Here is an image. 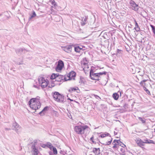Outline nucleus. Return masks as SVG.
Wrapping results in <instances>:
<instances>
[{
    "label": "nucleus",
    "mask_w": 155,
    "mask_h": 155,
    "mask_svg": "<svg viewBox=\"0 0 155 155\" xmlns=\"http://www.w3.org/2000/svg\"><path fill=\"white\" fill-rule=\"evenodd\" d=\"M87 23V18L86 17L82 18L81 22V24L82 25L84 26Z\"/></svg>",
    "instance_id": "dca6fc26"
},
{
    "label": "nucleus",
    "mask_w": 155,
    "mask_h": 155,
    "mask_svg": "<svg viewBox=\"0 0 155 155\" xmlns=\"http://www.w3.org/2000/svg\"><path fill=\"white\" fill-rule=\"evenodd\" d=\"M42 147H45V145H44L43 144L42 146H41Z\"/></svg>",
    "instance_id": "603ef678"
},
{
    "label": "nucleus",
    "mask_w": 155,
    "mask_h": 155,
    "mask_svg": "<svg viewBox=\"0 0 155 155\" xmlns=\"http://www.w3.org/2000/svg\"><path fill=\"white\" fill-rule=\"evenodd\" d=\"M70 100L71 101H73V100H71V99H70Z\"/></svg>",
    "instance_id": "6e6d98bb"
},
{
    "label": "nucleus",
    "mask_w": 155,
    "mask_h": 155,
    "mask_svg": "<svg viewBox=\"0 0 155 155\" xmlns=\"http://www.w3.org/2000/svg\"><path fill=\"white\" fill-rule=\"evenodd\" d=\"M38 81L41 86L43 88L46 87L48 85V81H46L45 79L42 77H40L38 78Z\"/></svg>",
    "instance_id": "20e7f679"
},
{
    "label": "nucleus",
    "mask_w": 155,
    "mask_h": 155,
    "mask_svg": "<svg viewBox=\"0 0 155 155\" xmlns=\"http://www.w3.org/2000/svg\"><path fill=\"white\" fill-rule=\"evenodd\" d=\"M119 141V140H114L113 142V144L114 143H115L116 142L117 143H118V142Z\"/></svg>",
    "instance_id": "58836bf2"
},
{
    "label": "nucleus",
    "mask_w": 155,
    "mask_h": 155,
    "mask_svg": "<svg viewBox=\"0 0 155 155\" xmlns=\"http://www.w3.org/2000/svg\"><path fill=\"white\" fill-rule=\"evenodd\" d=\"M49 154H50V155H51V154H52V153H51V152L50 153V152H49Z\"/></svg>",
    "instance_id": "5fc2aeb1"
},
{
    "label": "nucleus",
    "mask_w": 155,
    "mask_h": 155,
    "mask_svg": "<svg viewBox=\"0 0 155 155\" xmlns=\"http://www.w3.org/2000/svg\"><path fill=\"white\" fill-rule=\"evenodd\" d=\"M53 97L54 100L59 102L63 103L64 102V98L63 95L61 94L58 92L54 93Z\"/></svg>",
    "instance_id": "7ed1b4c3"
},
{
    "label": "nucleus",
    "mask_w": 155,
    "mask_h": 155,
    "mask_svg": "<svg viewBox=\"0 0 155 155\" xmlns=\"http://www.w3.org/2000/svg\"><path fill=\"white\" fill-rule=\"evenodd\" d=\"M114 134L115 135H116L117 134V132H115V131L114 132Z\"/></svg>",
    "instance_id": "3c124183"
},
{
    "label": "nucleus",
    "mask_w": 155,
    "mask_h": 155,
    "mask_svg": "<svg viewBox=\"0 0 155 155\" xmlns=\"http://www.w3.org/2000/svg\"><path fill=\"white\" fill-rule=\"evenodd\" d=\"M92 143H94V144H96V143L95 141H94V140H93V141H92Z\"/></svg>",
    "instance_id": "8fccbe9b"
},
{
    "label": "nucleus",
    "mask_w": 155,
    "mask_h": 155,
    "mask_svg": "<svg viewBox=\"0 0 155 155\" xmlns=\"http://www.w3.org/2000/svg\"><path fill=\"white\" fill-rule=\"evenodd\" d=\"M93 139H94V136H93V135L92 137L91 138L90 140L91 141H92L93 140Z\"/></svg>",
    "instance_id": "c03bdc74"
},
{
    "label": "nucleus",
    "mask_w": 155,
    "mask_h": 155,
    "mask_svg": "<svg viewBox=\"0 0 155 155\" xmlns=\"http://www.w3.org/2000/svg\"><path fill=\"white\" fill-rule=\"evenodd\" d=\"M57 74H53L50 77L51 79L55 80Z\"/></svg>",
    "instance_id": "393cba45"
},
{
    "label": "nucleus",
    "mask_w": 155,
    "mask_h": 155,
    "mask_svg": "<svg viewBox=\"0 0 155 155\" xmlns=\"http://www.w3.org/2000/svg\"><path fill=\"white\" fill-rule=\"evenodd\" d=\"M95 97H99V96H98V95H95Z\"/></svg>",
    "instance_id": "864d4df0"
},
{
    "label": "nucleus",
    "mask_w": 155,
    "mask_h": 155,
    "mask_svg": "<svg viewBox=\"0 0 155 155\" xmlns=\"http://www.w3.org/2000/svg\"><path fill=\"white\" fill-rule=\"evenodd\" d=\"M147 81V80H143L141 81L140 84V85H141V86H142L143 87H145L146 86V83L145 82H146Z\"/></svg>",
    "instance_id": "6ab92c4d"
},
{
    "label": "nucleus",
    "mask_w": 155,
    "mask_h": 155,
    "mask_svg": "<svg viewBox=\"0 0 155 155\" xmlns=\"http://www.w3.org/2000/svg\"><path fill=\"white\" fill-rule=\"evenodd\" d=\"M118 145H119L123 147H126V145L124 144L122 142L120 141V140L118 142Z\"/></svg>",
    "instance_id": "a878e982"
},
{
    "label": "nucleus",
    "mask_w": 155,
    "mask_h": 155,
    "mask_svg": "<svg viewBox=\"0 0 155 155\" xmlns=\"http://www.w3.org/2000/svg\"><path fill=\"white\" fill-rule=\"evenodd\" d=\"M83 64L84 65V68H88V64L87 63H84Z\"/></svg>",
    "instance_id": "72a5a7b5"
},
{
    "label": "nucleus",
    "mask_w": 155,
    "mask_h": 155,
    "mask_svg": "<svg viewBox=\"0 0 155 155\" xmlns=\"http://www.w3.org/2000/svg\"><path fill=\"white\" fill-rule=\"evenodd\" d=\"M124 147H122L120 149V151L122 153H124L125 151V150H124Z\"/></svg>",
    "instance_id": "e433bc0d"
},
{
    "label": "nucleus",
    "mask_w": 155,
    "mask_h": 155,
    "mask_svg": "<svg viewBox=\"0 0 155 155\" xmlns=\"http://www.w3.org/2000/svg\"><path fill=\"white\" fill-rule=\"evenodd\" d=\"M90 76L91 79L93 80L99 81V78L97 73H94L93 70L91 69L90 72Z\"/></svg>",
    "instance_id": "39448f33"
},
{
    "label": "nucleus",
    "mask_w": 155,
    "mask_h": 155,
    "mask_svg": "<svg viewBox=\"0 0 155 155\" xmlns=\"http://www.w3.org/2000/svg\"><path fill=\"white\" fill-rule=\"evenodd\" d=\"M93 152L95 153V155H99L100 153V151L99 148H93Z\"/></svg>",
    "instance_id": "2eb2a0df"
},
{
    "label": "nucleus",
    "mask_w": 155,
    "mask_h": 155,
    "mask_svg": "<svg viewBox=\"0 0 155 155\" xmlns=\"http://www.w3.org/2000/svg\"><path fill=\"white\" fill-rule=\"evenodd\" d=\"M52 150L54 154H56L57 153V151L55 147H53L52 148Z\"/></svg>",
    "instance_id": "7c9ffc66"
},
{
    "label": "nucleus",
    "mask_w": 155,
    "mask_h": 155,
    "mask_svg": "<svg viewBox=\"0 0 155 155\" xmlns=\"http://www.w3.org/2000/svg\"><path fill=\"white\" fill-rule=\"evenodd\" d=\"M114 144V146L113 147V148H117V146H118V143H115Z\"/></svg>",
    "instance_id": "c9c22d12"
},
{
    "label": "nucleus",
    "mask_w": 155,
    "mask_h": 155,
    "mask_svg": "<svg viewBox=\"0 0 155 155\" xmlns=\"http://www.w3.org/2000/svg\"><path fill=\"white\" fill-rule=\"evenodd\" d=\"M119 95L117 93H114L113 95V97L115 100H117L119 98Z\"/></svg>",
    "instance_id": "aec40b11"
},
{
    "label": "nucleus",
    "mask_w": 155,
    "mask_h": 155,
    "mask_svg": "<svg viewBox=\"0 0 155 155\" xmlns=\"http://www.w3.org/2000/svg\"><path fill=\"white\" fill-rule=\"evenodd\" d=\"M154 132H155V128L154 129Z\"/></svg>",
    "instance_id": "052dcab7"
},
{
    "label": "nucleus",
    "mask_w": 155,
    "mask_h": 155,
    "mask_svg": "<svg viewBox=\"0 0 155 155\" xmlns=\"http://www.w3.org/2000/svg\"><path fill=\"white\" fill-rule=\"evenodd\" d=\"M117 55H118L119 54L120 55L122 54V51L121 50L117 49Z\"/></svg>",
    "instance_id": "c756f323"
},
{
    "label": "nucleus",
    "mask_w": 155,
    "mask_h": 155,
    "mask_svg": "<svg viewBox=\"0 0 155 155\" xmlns=\"http://www.w3.org/2000/svg\"><path fill=\"white\" fill-rule=\"evenodd\" d=\"M136 142L138 144V145L140 147H141L142 146H144V143H145V141L143 142L141 140H136Z\"/></svg>",
    "instance_id": "4468645a"
},
{
    "label": "nucleus",
    "mask_w": 155,
    "mask_h": 155,
    "mask_svg": "<svg viewBox=\"0 0 155 155\" xmlns=\"http://www.w3.org/2000/svg\"><path fill=\"white\" fill-rule=\"evenodd\" d=\"M68 99H69V100H70V99L69 98H68Z\"/></svg>",
    "instance_id": "680f3d73"
},
{
    "label": "nucleus",
    "mask_w": 155,
    "mask_h": 155,
    "mask_svg": "<svg viewBox=\"0 0 155 155\" xmlns=\"http://www.w3.org/2000/svg\"><path fill=\"white\" fill-rule=\"evenodd\" d=\"M55 113H58V112H55Z\"/></svg>",
    "instance_id": "13d9d810"
},
{
    "label": "nucleus",
    "mask_w": 155,
    "mask_h": 155,
    "mask_svg": "<svg viewBox=\"0 0 155 155\" xmlns=\"http://www.w3.org/2000/svg\"><path fill=\"white\" fill-rule=\"evenodd\" d=\"M98 74V76L99 77V78H100V76L103 74H106L107 73L106 72L104 71L102 72H100L99 73H97Z\"/></svg>",
    "instance_id": "c85d7f7f"
},
{
    "label": "nucleus",
    "mask_w": 155,
    "mask_h": 155,
    "mask_svg": "<svg viewBox=\"0 0 155 155\" xmlns=\"http://www.w3.org/2000/svg\"><path fill=\"white\" fill-rule=\"evenodd\" d=\"M150 26L152 28L153 32L155 35V26L151 25H150Z\"/></svg>",
    "instance_id": "cd10ccee"
},
{
    "label": "nucleus",
    "mask_w": 155,
    "mask_h": 155,
    "mask_svg": "<svg viewBox=\"0 0 155 155\" xmlns=\"http://www.w3.org/2000/svg\"><path fill=\"white\" fill-rule=\"evenodd\" d=\"M32 15H33L34 16H35V17L36 16V13L34 11H33L32 13Z\"/></svg>",
    "instance_id": "37998d69"
},
{
    "label": "nucleus",
    "mask_w": 155,
    "mask_h": 155,
    "mask_svg": "<svg viewBox=\"0 0 155 155\" xmlns=\"http://www.w3.org/2000/svg\"><path fill=\"white\" fill-rule=\"evenodd\" d=\"M64 66V63L61 60H59L58 63V64L56 68V71H58L61 70Z\"/></svg>",
    "instance_id": "423d86ee"
},
{
    "label": "nucleus",
    "mask_w": 155,
    "mask_h": 155,
    "mask_svg": "<svg viewBox=\"0 0 155 155\" xmlns=\"http://www.w3.org/2000/svg\"><path fill=\"white\" fill-rule=\"evenodd\" d=\"M47 146H48V147L50 149H51V148H53V147L52 144L49 142L47 143Z\"/></svg>",
    "instance_id": "2f4dec72"
},
{
    "label": "nucleus",
    "mask_w": 155,
    "mask_h": 155,
    "mask_svg": "<svg viewBox=\"0 0 155 155\" xmlns=\"http://www.w3.org/2000/svg\"><path fill=\"white\" fill-rule=\"evenodd\" d=\"M25 49L23 48H20L16 50V53L19 55H21V53Z\"/></svg>",
    "instance_id": "f3484780"
},
{
    "label": "nucleus",
    "mask_w": 155,
    "mask_h": 155,
    "mask_svg": "<svg viewBox=\"0 0 155 155\" xmlns=\"http://www.w3.org/2000/svg\"><path fill=\"white\" fill-rule=\"evenodd\" d=\"M28 104L29 105L30 107L34 110H35L39 109L41 106V103L40 101H38L36 100L35 98L31 99L28 102Z\"/></svg>",
    "instance_id": "f03ea898"
},
{
    "label": "nucleus",
    "mask_w": 155,
    "mask_h": 155,
    "mask_svg": "<svg viewBox=\"0 0 155 155\" xmlns=\"http://www.w3.org/2000/svg\"><path fill=\"white\" fill-rule=\"evenodd\" d=\"M78 89V88L77 87H76L75 88L71 87L69 89V91L70 92H71L73 91H75Z\"/></svg>",
    "instance_id": "5701e85b"
},
{
    "label": "nucleus",
    "mask_w": 155,
    "mask_h": 155,
    "mask_svg": "<svg viewBox=\"0 0 155 155\" xmlns=\"http://www.w3.org/2000/svg\"><path fill=\"white\" fill-rule=\"evenodd\" d=\"M33 87L35 88H38V87L36 86V85H33Z\"/></svg>",
    "instance_id": "09e8293b"
},
{
    "label": "nucleus",
    "mask_w": 155,
    "mask_h": 155,
    "mask_svg": "<svg viewBox=\"0 0 155 155\" xmlns=\"http://www.w3.org/2000/svg\"><path fill=\"white\" fill-rule=\"evenodd\" d=\"M64 80L65 81H66V78L65 76L59 75L58 74H57L55 81H53L61 82Z\"/></svg>",
    "instance_id": "0eeeda50"
},
{
    "label": "nucleus",
    "mask_w": 155,
    "mask_h": 155,
    "mask_svg": "<svg viewBox=\"0 0 155 155\" xmlns=\"http://www.w3.org/2000/svg\"><path fill=\"white\" fill-rule=\"evenodd\" d=\"M138 118L139 120L141 121L143 123H145V121L143 120L142 117H139Z\"/></svg>",
    "instance_id": "473e14b6"
},
{
    "label": "nucleus",
    "mask_w": 155,
    "mask_h": 155,
    "mask_svg": "<svg viewBox=\"0 0 155 155\" xmlns=\"http://www.w3.org/2000/svg\"><path fill=\"white\" fill-rule=\"evenodd\" d=\"M17 64L18 65L22 64H23V61H21L20 62H17Z\"/></svg>",
    "instance_id": "ea45409f"
},
{
    "label": "nucleus",
    "mask_w": 155,
    "mask_h": 155,
    "mask_svg": "<svg viewBox=\"0 0 155 155\" xmlns=\"http://www.w3.org/2000/svg\"><path fill=\"white\" fill-rule=\"evenodd\" d=\"M106 134V136H109L111 138L109 134L108 133H107Z\"/></svg>",
    "instance_id": "49530a36"
},
{
    "label": "nucleus",
    "mask_w": 155,
    "mask_h": 155,
    "mask_svg": "<svg viewBox=\"0 0 155 155\" xmlns=\"http://www.w3.org/2000/svg\"><path fill=\"white\" fill-rule=\"evenodd\" d=\"M81 48H80V46H77L74 47V51L77 52H79Z\"/></svg>",
    "instance_id": "4be33fe9"
},
{
    "label": "nucleus",
    "mask_w": 155,
    "mask_h": 155,
    "mask_svg": "<svg viewBox=\"0 0 155 155\" xmlns=\"http://www.w3.org/2000/svg\"><path fill=\"white\" fill-rule=\"evenodd\" d=\"M76 73L73 71L69 72L67 75V77L68 78V79L66 78V81L72 79L75 80V77L76 76Z\"/></svg>",
    "instance_id": "6e6552de"
},
{
    "label": "nucleus",
    "mask_w": 155,
    "mask_h": 155,
    "mask_svg": "<svg viewBox=\"0 0 155 155\" xmlns=\"http://www.w3.org/2000/svg\"><path fill=\"white\" fill-rule=\"evenodd\" d=\"M50 2H51V4L54 6L55 8H56L57 5V3L54 1V0H51Z\"/></svg>",
    "instance_id": "412c9836"
},
{
    "label": "nucleus",
    "mask_w": 155,
    "mask_h": 155,
    "mask_svg": "<svg viewBox=\"0 0 155 155\" xmlns=\"http://www.w3.org/2000/svg\"><path fill=\"white\" fill-rule=\"evenodd\" d=\"M94 22L93 21L92 22H91V23H88L90 24V25H91L92 24H93L94 23Z\"/></svg>",
    "instance_id": "de8ad7c7"
},
{
    "label": "nucleus",
    "mask_w": 155,
    "mask_h": 155,
    "mask_svg": "<svg viewBox=\"0 0 155 155\" xmlns=\"http://www.w3.org/2000/svg\"><path fill=\"white\" fill-rule=\"evenodd\" d=\"M5 130H11V129L10 128H5Z\"/></svg>",
    "instance_id": "a18cd8bd"
},
{
    "label": "nucleus",
    "mask_w": 155,
    "mask_h": 155,
    "mask_svg": "<svg viewBox=\"0 0 155 155\" xmlns=\"http://www.w3.org/2000/svg\"><path fill=\"white\" fill-rule=\"evenodd\" d=\"M130 5L132 6V9L135 11H137L138 10L139 6L135 3V2L131 0L130 2Z\"/></svg>",
    "instance_id": "1a4fd4ad"
},
{
    "label": "nucleus",
    "mask_w": 155,
    "mask_h": 155,
    "mask_svg": "<svg viewBox=\"0 0 155 155\" xmlns=\"http://www.w3.org/2000/svg\"><path fill=\"white\" fill-rule=\"evenodd\" d=\"M106 134H101V135H100V137H101V138H104V137H106Z\"/></svg>",
    "instance_id": "79ce46f5"
},
{
    "label": "nucleus",
    "mask_w": 155,
    "mask_h": 155,
    "mask_svg": "<svg viewBox=\"0 0 155 155\" xmlns=\"http://www.w3.org/2000/svg\"><path fill=\"white\" fill-rule=\"evenodd\" d=\"M135 27L134 28V29L137 31H138L140 30V28L136 20H135Z\"/></svg>",
    "instance_id": "a211bd4d"
},
{
    "label": "nucleus",
    "mask_w": 155,
    "mask_h": 155,
    "mask_svg": "<svg viewBox=\"0 0 155 155\" xmlns=\"http://www.w3.org/2000/svg\"><path fill=\"white\" fill-rule=\"evenodd\" d=\"M35 17V16H34L32 15H31L30 17L28 18V20L30 21L31 19H32L33 18Z\"/></svg>",
    "instance_id": "a19ab883"
},
{
    "label": "nucleus",
    "mask_w": 155,
    "mask_h": 155,
    "mask_svg": "<svg viewBox=\"0 0 155 155\" xmlns=\"http://www.w3.org/2000/svg\"><path fill=\"white\" fill-rule=\"evenodd\" d=\"M62 48L63 50L67 52L70 53L71 52V46L70 45L65 47H62Z\"/></svg>",
    "instance_id": "9b49d317"
},
{
    "label": "nucleus",
    "mask_w": 155,
    "mask_h": 155,
    "mask_svg": "<svg viewBox=\"0 0 155 155\" xmlns=\"http://www.w3.org/2000/svg\"><path fill=\"white\" fill-rule=\"evenodd\" d=\"M56 84V83L54 84V83H52L51 84V85H49V87L50 88H52L53 87H54L55 86V84Z\"/></svg>",
    "instance_id": "4c0bfd02"
},
{
    "label": "nucleus",
    "mask_w": 155,
    "mask_h": 155,
    "mask_svg": "<svg viewBox=\"0 0 155 155\" xmlns=\"http://www.w3.org/2000/svg\"><path fill=\"white\" fill-rule=\"evenodd\" d=\"M145 143L154 144V142L153 140H145Z\"/></svg>",
    "instance_id": "b1692460"
},
{
    "label": "nucleus",
    "mask_w": 155,
    "mask_h": 155,
    "mask_svg": "<svg viewBox=\"0 0 155 155\" xmlns=\"http://www.w3.org/2000/svg\"><path fill=\"white\" fill-rule=\"evenodd\" d=\"M20 128V126L16 122L13 123L12 125V129L15 130L16 132H18Z\"/></svg>",
    "instance_id": "9d476101"
},
{
    "label": "nucleus",
    "mask_w": 155,
    "mask_h": 155,
    "mask_svg": "<svg viewBox=\"0 0 155 155\" xmlns=\"http://www.w3.org/2000/svg\"><path fill=\"white\" fill-rule=\"evenodd\" d=\"M90 128L87 125H79L75 126L74 130L77 134L82 135L84 134L86 135L89 133Z\"/></svg>",
    "instance_id": "f257e3e1"
},
{
    "label": "nucleus",
    "mask_w": 155,
    "mask_h": 155,
    "mask_svg": "<svg viewBox=\"0 0 155 155\" xmlns=\"http://www.w3.org/2000/svg\"><path fill=\"white\" fill-rule=\"evenodd\" d=\"M48 109V106L45 107H44V108L42 110L40 111L39 113V114L41 116H43L45 115V114L46 113V111H47Z\"/></svg>",
    "instance_id": "ddd939ff"
},
{
    "label": "nucleus",
    "mask_w": 155,
    "mask_h": 155,
    "mask_svg": "<svg viewBox=\"0 0 155 155\" xmlns=\"http://www.w3.org/2000/svg\"><path fill=\"white\" fill-rule=\"evenodd\" d=\"M120 96H121V92H120Z\"/></svg>",
    "instance_id": "4d7b16f0"
},
{
    "label": "nucleus",
    "mask_w": 155,
    "mask_h": 155,
    "mask_svg": "<svg viewBox=\"0 0 155 155\" xmlns=\"http://www.w3.org/2000/svg\"><path fill=\"white\" fill-rule=\"evenodd\" d=\"M143 90L146 91V92L149 95H151L150 91L146 87H143Z\"/></svg>",
    "instance_id": "bb28decb"
},
{
    "label": "nucleus",
    "mask_w": 155,
    "mask_h": 155,
    "mask_svg": "<svg viewBox=\"0 0 155 155\" xmlns=\"http://www.w3.org/2000/svg\"><path fill=\"white\" fill-rule=\"evenodd\" d=\"M32 150L34 152V155H38V149L36 148L35 144H33L31 147Z\"/></svg>",
    "instance_id": "f8f14e48"
},
{
    "label": "nucleus",
    "mask_w": 155,
    "mask_h": 155,
    "mask_svg": "<svg viewBox=\"0 0 155 155\" xmlns=\"http://www.w3.org/2000/svg\"><path fill=\"white\" fill-rule=\"evenodd\" d=\"M111 138V140L110 141H108L107 142V143L106 144H105L106 145H109V144H110L112 141V138Z\"/></svg>",
    "instance_id": "f704fd0d"
},
{
    "label": "nucleus",
    "mask_w": 155,
    "mask_h": 155,
    "mask_svg": "<svg viewBox=\"0 0 155 155\" xmlns=\"http://www.w3.org/2000/svg\"><path fill=\"white\" fill-rule=\"evenodd\" d=\"M90 155H92V154H90Z\"/></svg>",
    "instance_id": "e2e57ef3"
},
{
    "label": "nucleus",
    "mask_w": 155,
    "mask_h": 155,
    "mask_svg": "<svg viewBox=\"0 0 155 155\" xmlns=\"http://www.w3.org/2000/svg\"><path fill=\"white\" fill-rule=\"evenodd\" d=\"M80 48H81V49H82V48H81L80 47Z\"/></svg>",
    "instance_id": "bf43d9fd"
}]
</instances>
